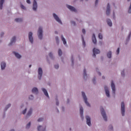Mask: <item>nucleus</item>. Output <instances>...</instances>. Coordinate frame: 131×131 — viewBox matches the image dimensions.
Masks as SVG:
<instances>
[{
    "mask_svg": "<svg viewBox=\"0 0 131 131\" xmlns=\"http://www.w3.org/2000/svg\"><path fill=\"white\" fill-rule=\"evenodd\" d=\"M100 111L103 119L105 120V121H107V116L106 115V113H105L104 108L101 107L100 108Z\"/></svg>",
    "mask_w": 131,
    "mask_h": 131,
    "instance_id": "nucleus-1",
    "label": "nucleus"
},
{
    "mask_svg": "<svg viewBox=\"0 0 131 131\" xmlns=\"http://www.w3.org/2000/svg\"><path fill=\"white\" fill-rule=\"evenodd\" d=\"M82 96L84 99V101L87 106H89V107H91V105H90V103L88 102V99L86 98V96H85V93L84 92H82Z\"/></svg>",
    "mask_w": 131,
    "mask_h": 131,
    "instance_id": "nucleus-2",
    "label": "nucleus"
},
{
    "mask_svg": "<svg viewBox=\"0 0 131 131\" xmlns=\"http://www.w3.org/2000/svg\"><path fill=\"white\" fill-rule=\"evenodd\" d=\"M38 36L39 39L42 38V28L40 27L38 30Z\"/></svg>",
    "mask_w": 131,
    "mask_h": 131,
    "instance_id": "nucleus-3",
    "label": "nucleus"
},
{
    "mask_svg": "<svg viewBox=\"0 0 131 131\" xmlns=\"http://www.w3.org/2000/svg\"><path fill=\"white\" fill-rule=\"evenodd\" d=\"M121 113L122 116H124V112H125V108L124 107V102H122L121 104Z\"/></svg>",
    "mask_w": 131,
    "mask_h": 131,
    "instance_id": "nucleus-4",
    "label": "nucleus"
},
{
    "mask_svg": "<svg viewBox=\"0 0 131 131\" xmlns=\"http://www.w3.org/2000/svg\"><path fill=\"white\" fill-rule=\"evenodd\" d=\"M111 86L113 91V94L114 96H115V84H114V82H113V81H112Z\"/></svg>",
    "mask_w": 131,
    "mask_h": 131,
    "instance_id": "nucleus-5",
    "label": "nucleus"
},
{
    "mask_svg": "<svg viewBox=\"0 0 131 131\" xmlns=\"http://www.w3.org/2000/svg\"><path fill=\"white\" fill-rule=\"evenodd\" d=\"M53 17H54V19L56 20V21L58 22V23H60V24H62V21H61V20L60 19L59 17H58V15H57L55 13H53Z\"/></svg>",
    "mask_w": 131,
    "mask_h": 131,
    "instance_id": "nucleus-6",
    "label": "nucleus"
},
{
    "mask_svg": "<svg viewBox=\"0 0 131 131\" xmlns=\"http://www.w3.org/2000/svg\"><path fill=\"white\" fill-rule=\"evenodd\" d=\"M32 35H33L32 32H30L29 33V39L31 43H33V37H32Z\"/></svg>",
    "mask_w": 131,
    "mask_h": 131,
    "instance_id": "nucleus-7",
    "label": "nucleus"
},
{
    "mask_svg": "<svg viewBox=\"0 0 131 131\" xmlns=\"http://www.w3.org/2000/svg\"><path fill=\"white\" fill-rule=\"evenodd\" d=\"M41 76H42V69L41 68L38 69V78L41 79Z\"/></svg>",
    "mask_w": 131,
    "mask_h": 131,
    "instance_id": "nucleus-8",
    "label": "nucleus"
},
{
    "mask_svg": "<svg viewBox=\"0 0 131 131\" xmlns=\"http://www.w3.org/2000/svg\"><path fill=\"white\" fill-rule=\"evenodd\" d=\"M67 7L69 10H70V11H72V12H75V13H76V12H77V10H76V9L74 7L71 6L67 5Z\"/></svg>",
    "mask_w": 131,
    "mask_h": 131,
    "instance_id": "nucleus-9",
    "label": "nucleus"
},
{
    "mask_svg": "<svg viewBox=\"0 0 131 131\" xmlns=\"http://www.w3.org/2000/svg\"><path fill=\"white\" fill-rule=\"evenodd\" d=\"M93 57H94V58L96 57V54H100V50H99L98 49H97L96 48H94L93 49Z\"/></svg>",
    "mask_w": 131,
    "mask_h": 131,
    "instance_id": "nucleus-10",
    "label": "nucleus"
},
{
    "mask_svg": "<svg viewBox=\"0 0 131 131\" xmlns=\"http://www.w3.org/2000/svg\"><path fill=\"white\" fill-rule=\"evenodd\" d=\"M37 9V3H36V0H34L33 4V11H36Z\"/></svg>",
    "mask_w": 131,
    "mask_h": 131,
    "instance_id": "nucleus-11",
    "label": "nucleus"
},
{
    "mask_svg": "<svg viewBox=\"0 0 131 131\" xmlns=\"http://www.w3.org/2000/svg\"><path fill=\"white\" fill-rule=\"evenodd\" d=\"M104 90L106 96L108 97H110V93L109 92V89L107 86H104Z\"/></svg>",
    "mask_w": 131,
    "mask_h": 131,
    "instance_id": "nucleus-12",
    "label": "nucleus"
},
{
    "mask_svg": "<svg viewBox=\"0 0 131 131\" xmlns=\"http://www.w3.org/2000/svg\"><path fill=\"white\" fill-rule=\"evenodd\" d=\"M86 123L88 124V125H89V126H91V117H90L88 116H86Z\"/></svg>",
    "mask_w": 131,
    "mask_h": 131,
    "instance_id": "nucleus-13",
    "label": "nucleus"
},
{
    "mask_svg": "<svg viewBox=\"0 0 131 131\" xmlns=\"http://www.w3.org/2000/svg\"><path fill=\"white\" fill-rule=\"evenodd\" d=\"M106 14L107 16H109V15H110V5L109 4H108L107 5Z\"/></svg>",
    "mask_w": 131,
    "mask_h": 131,
    "instance_id": "nucleus-14",
    "label": "nucleus"
},
{
    "mask_svg": "<svg viewBox=\"0 0 131 131\" xmlns=\"http://www.w3.org/2000/svg\"><path fill=\"white\" fill-rule=\"evenodd\" d=\"M92 41L94 45H96L97 43V39H96V36L95 35V34H93V35Z\"/></svg>",
    "mask_w": 131,
    "mask_h": 131,
    "instance_id": "nucleus-15",
    "label": "nucleus"
},
{
    "mask_svg": "<svg viewBox=\"0 0 131 131\" xmlns=\"http://www.w3.org/2000/svg\"><path fill=\"white\" fill-rule=\"evenodd\" d=\"M16 41V37H13L11 40L10 43L9 44V46H12V45H13V43H15Z\"/></svg>",
    "mask_w": 131,
    "mask_h": 131,
    "instance_id": "nucleus-16",
    "label": "nucleus"
},
{
    "mask_svg": "<svg viewBox=\"0 0 131 131\" xmlns=\"http://www.w3.org/2000/svg\"><path fill=\"white\" fill-rule=\"evenodd\" d=\"M80 114L81 118H83V108L82 106L80 107Z\"/></svg>",
    "mask_w": 131,
    "mask_h": 131,
    "instance_id": "nucleus-17",
    "label": "nucleus"
},
{
    "mask_svg": "<svg viewBox=\"0 0 131 131\" xmlns=\"http://www.w3.org/2000/svg\"><path fill=\"white\" fill-rule=\"evenodd\" d=\"M42 91L44 93V94L45 95V96L48 98H49V94H48V92L47 91V90H46L45 88H42Z\"/></svg>",
    "mask_w": 131,
    "mask_h": 131,
    "instance_id": "nucleus-18",
    "label": "nucleus"
},
{
    "mask_svg": "<svg viewBox=\"0 0 131 131\" xmlns=\"http://www.w3.org/2000/svg\"><path fill=\"white\" fill-rule=\"evenodd\" d=\"M32 92L33 94H38V90L36 88H34L32 89Z\"/></svg>",
    "mask_w": 131,
    "mask_h": 131,
    "instance_id": "nucleus-19",
    "label": "nucleus"
},
{
    "mask_svg": "<svg viewBox=\"0 0 131 131\" xmlns=\"http://www.w3.org/2000/svg\"><path fill=\"white\" fill-rule=\"evenodd\" d=\"M6 68V62H3L1 63V69L4 70Z\"/></svg>",
    "mask_w": 131,
    "mask_h": 131,
    "instance_id": "nucleus-20",
    "label": "nucleus"
},
{
    "mask_svg": "<svg viewBox=\"0 0 131 131\" xmlns=\"http://www.w3.org/2000/svg\"><path fill=\"white\" fill-rule=\"evenodd\" d=\"M13 53L14 55H15V57L17 58V59H20V58H21V56L18 53H17L15 52H13Z\"/></svg>",
    "mask_w": 131,
    "mask_h": 131,
    "instance_id": "nucleus-21",
    "label": "nucleus"
},
{
    "mask_svg": "<svg viewBox=\"0 0 131 131\" xmlns=\"http://www.w3.org/2000/svg\"><path fill=\"white\" fill-rule=\"evenodd\" d=\"M106 22L108 26H110V27L112 26V22L111 21V20L110 19H107Z\"/></svg>",
    "mask_w": 131,
    "mask_h": 131,
    "instance_id": "nucleus-22",
    "label": "nucleus"
},
{
    "mask_svg": "<svg viewBox=\"0 0 131 131\" xmlns=\"http://www.w3.org/2000/svg\"><path fill=\"white\" fill-rule=\"evenodd\" d=\"M4 2L5 0H0V10H2V9H3V5H4Z\"/></svg>",
    "mask_w": 131,
    "mask_h": 131,
    "instance_id": "nucleus-23",
    "label": "nucleus"
},
{
    "mask_svg": "<svg viewBox=\"0 0 131 131\" xmlns=\"http://www.w3.org/2000/svg\"><path fill=\"white\" fill-rule=\"evenodd\" d=\"M31 114H32V109L30 108L27 114V116H28V117L30 116V115H31Z\"/></svg>",
    "mask_w": 131,
    "mask_h": 131,
    "instance_id": "nucleus-24",
    "label": "nucleus"
},
{
    "mask_svg": "<svg viewBox=\"0 0 131 131\" xmlns=\"http://www.w3.org/2000/svg\"><path fill=\"white\" fill-rule=\"evenodd\" d=\"M23 19L22 18H16L15 19V22H22Z\"/></svg>",
    "mask_w": 131,
    "mask_h": 131,
    "instance_id": "nucleus-25",
    "label": "nucleus"
},
{
    "mask_svg": "<svg viewBox=\"0 0 131 131\" xmlns=\"http://www.w3.org/2000/svg\"><path fill=\"white\" fill-rule=\"evenodd\" d=\"M61 40L63 41V45H66V40H65L63 35H61Z\"/></svg>",
    "mask_w": 131,
    "mask_h": 131,
    "instance_id": "nucleus-26",
    "label": "nucleus"
},
{
    "mask_svg": "<svg viewBox=\"0 0 131 131\" xmlns=\"http://www.w3.org/2000/svg\"><path fill=\"white\" fill-rule=\"evenodd\" d=\"M86 77V70L84 69L83 70V78L85 79Z\"/></svg>",
    "mask_w": 131,
    "mask_h": 131,
    "instance_id": "nucleus-27",
    "label": "nucleus"
},
{
    "mask_svg": "<svg viewBox=\"0 0 131 131\" xmlns=\"http://www.w3.org/2000/svg\"><path fill=\"white\" fill-rule=\"evenodd\" d=\"M112 53L111 51H109L107 54V56L108 58H109L110 59V58H111V57H112Z\"/></svg>",
    "mask_w": 131,
    "mask_h": 131,
    "instance_id": "nucleus-28",
    "label": "nucleus"
},
{
    "mask_svg": "<svg viewBox=\"0 0 131 131\" xmlns=\"http://www.w3.org/2000/svg\"><path fill=\"white\" fill-rule=\"evenodd\" d=\"M41 127H42V126H38V128H37L38 130H39V131H40V130H42V131L46 130V128H44L43 129H40V128H41Z\"/></svg>",
    "mask_w": 131,
    "mask_h": 131,
    "instance_id": "nucleus-29",
    "label": "nucleus"
},
{
    "mask_svg": "<svg viewBox=\"0 0 131 131\" xmlns=\"http://www.w3.org/2000/svg\"><path fill=\"white\" fill-rule=\"evenodd\" d=\"M82 45H83V46L84 47H85V42L84 41V39H83V36H82Z\"/></svg>",
    "mask_w": 131,
    "mask_h": 131,
    "instance_id": "nucleus-30",
    "label": "nucleus"
},
{
    "mask_svg": "<svg viewBox=\"0 0 131 131\" xmlns=\"http://www.w3.org/2000/svg\"><path fill=\"white\" fill-rule=\"evenodd\" d=\"M98 37L100 39H103V35H102V34L99 33L98 34Z\"/></svg>",
    "mask_w": 131,
    "mask_h": 131,
    "instance_id": "nucleus-31",
    "label": "nucleus"
},
{
    "mask_svg": "<svg viewBox=\"0 0 131 131\" xmlns=\"http://www.w3.org/2000/svg\"><path fill=\"white\" fill-rule=\"evenodd\" d=\"M58 55L59 56H62V50L61 49L58 50Z\"/></svg>",
    "mask_w": 131,
    "mask_h": 131,
    "instance_id": "nucleus-32",
    "label": "nucleus"
},
{
    "mask_svg": "<svg viewBox=\"0 0 131 131\" xmlns=\"http://www.w3.org/2000/svg\"><path fill=\"white\" fill-rule=\"evenodd\" d=\"M55 40H56L57 45H59V38L58 37H55Z\"/></svg>",
    "mask_w": 131,
    "mask_h": 131,
    "instance_id": "nucleus-33",
    "label": "nucleus"
},
{
    "mask_svg": "<svg viewBox=\"0 0 131 131\" xmlns=\"http://www.w3.org/2000/svg\"><path fill=\"white\" fill-rule=\"evenodd\" d=\"M10 107H11V104H9L8 105H7V106L5 108V110H8V109H9Z\"/></svg>",
    "mask_w": 131,
    "mask_h": 131,
    "instance_id": "nucleus-34",
    "label": "nucleus"
},
{
    "mask_svg": "<svg viewBox=\"0 0 131 131\" xmlns=\"http://www.w3.org/2000/svg\"><path fill=\"white\" fill-rule=\"evenodd\" d=\"M30 125H31V123L30 122L28 123L27 126H26V128H29V127H30Z\"/></svg>",
    "mask_w": 131,
    "mask_h": 131,
    "instance_id": "nucleus-35",
    "label": "nucleus"
},
{
    "mask_svg": "<svg viewBox=\"0 0 131 131\" xmlns=\"http://www.w3.org/2000/svg\"><path fill=\"white\" fill-rule=\"evenodd\" d=\"M42 120H43V119H42V118H39L38 119V120H37V121L38 122H41V121H42Z\"/></svg>",
    "mask_w": 131,
    "mask_h": 131,
    "instance_id": "nucleus-36",
    "label": "nucleus"
},
{
    "mask_svg": "<svg viewBox=\"0 0 131 131\" xmlns=\"http://www.w3.org/2000/svg\"><path fill=\"white\" fill-rule=\"evenodd\" d=\"M26 111H27V109L25 108L23 111V114H25L26 113Z\"/></svg>",
    "mask_w": 131,
    "mask_h": 131,
    "instance_id": "nucleus-37",
    "label": "nucleus"
},
{
    "mask_svg": "<svg viewBox=\"0 0 131 131\" xmlns=\"http://www.w3.org/2000/svg\"><path fill=\"white\" fill-rule=\"evenodd\" d=\"M20 8L23 9V10H25V7L23 6V5H20Z\"/></svg>",
    "mask_w": 131,
    "mask_h": 131,
    "instance_id": "nucleus-38",
    "label": "nucleus"
},
{
    "mask_svg": "<svg viewBox=\"0 0 131 131\" xmlns=\"http://www.w3.org/2000/svg\"><path fill=\"white\" fill-rule=\"evenodd\" d=\"M54 67L55 69H58V68H59V64L55 65Z\"/></svg>",
    "mask_w": 131,
    "mask_h": 131,
    "instance_id": "nucleus-39",
    "label": "nucleus"
},
{
    "mask_svg": "<svg viewBox=\"0 0 131 131\" xmlns=\"http://www.w3.org/2000/svg\"><path fill=\"white\" fill-rule=\"evenodd\" d=\"M33 96H32V95H31V96H30V97H29V99H30V100H33Z\"/></svg>",
    "mask_w": 131,
    "mask_h": 131,
    "instance_id": "nucleus-40",
    "label": "nucleus"
},
{
    "mask_svg": "<svg viewBox=\"0 0 131 131\" xmlns=\"http://www.w3.org/2000/svg\"><path fill=\"white\" fill-rule=\"evenodd\" d=\"M82 32L83 34H85V30H84V29H83L82 30Z\"/></svg>",
    "mask_w": 131,
    "mask_h": 131,
    "instance_id": "nucleus-41",
    "label": "nucleus"
},
{
    "mask_svg": "<svg viewBox=\"0 0 131 131\" xmlns=\"http://www.w3.org/2000/svg\"><path fill=\"white\" fill-rule=\"evenodd\" d=\"M130 34L131 33H130L128 35L127 40H129V38H130Z\"/></svg>",
    "mask_w": 131,
    "mask_h": 131,
    "instance_id": "nucleus-42",
    "label": "nucleus"
},
{
    "mask_svg": "<svg viewBox=\"0 0 131 131\" xmlns=\"http://www.w3.org/2000/svg\"><path fill=\"white\" fill-rule=\"evenodd\" d=\"M119 54V48H118L117 50V55H118Z\"/></svg>",
    "mask_w": 131,
    "mask_h": 131,
    "instance_id": "nucleus-43",
    "label": "nucleus"
},
{
    "mask_svg": "<svg viewBox=\"0 0 131 131\" xmlns=\"http://www.w3.org/2000/svg\"><path fill=\"white\" fill-rule=\"evenodd\" d=\"M109 128L110 129H113V126H112V125H110L109 126Z\"/></svg>",
    "mask_w": 131,
    "mask_h": 131,
    "instance_id": "nucleus-44",
    "label": "nucleus"
},
{
    "mask_svg": "<svg viewBox=\"0 0 131 131\" xmlns=\"http://www.w3.org/2000/svg\"><path fill=\"white\" fill-rule=\"evenodd\" d=\"M121 75H122V76H124V71H122L121 72Z\"/></svg>",
    "mask_w": 131,
    "mask_h": 131,
    "instance_id": "nucleus-45",
    "label": "nucleus"
},
{
    "mask_svg": "<svg viewBox=\"0 0 131 131\" xmlns=\"http://www.w3.org/2000/svg\"><path fill=\"white\" fill-rule=\"evenodd\" d=\"M49 56H50L51 57H52L53 56V53H49Z\"/></svg>",
    "mask_w": 131,
    "mask_h": 131,
    "instance_id": "nucleus-46",
    "label": "nucleus"
},
{
    "mask_svg": "<svg viewBox=\"0 0 131 131\" xmlns=\"http://www.w3.org/2000/svg\"><path fill=\"white\" fill-rule=\"evenodd\" d=\"M27 4H30V0H27Z\"/></svg>",
    "mask_w": 131,
    "mask_h": 131,
    "instance_id": "nucleus-47",
    "label": "nucleus"
},
{
    "mask_svg": "<svg viewBox=\"0 0 131 131\" xmlns=\"http://www.w3.org/2000/svg\"><path fill=\"white\" fill-rule=\"evenodd\" d=\"M99 1V0H96L95 1V5H97L98 4V2Z\"/></svg>",
    "mask_w": 131,
    "mask_h": 131,
    "instance_id": "nucleus-48",
    "label": "nucleus"
},
{
    "mask_svg": "<svg viewBox=\"0 0 131 131\" xmlns=\"http://www.w3.org/2000/svg\"><path fill=\"white\" fill-rule=\"evenodd\" d=\"M71 24H72L73 25H75V21H72V22H71Z\"/></svg>",
    "mask_w": 131,
    "mask_h": 131,
    "instance_id": "nucleus-49",
    "label": "nucleus"
},
{
    "mask_svg": "<svg viewBox=\"0 0 131 131\" xmlns=\"http://www.w3.org/2000/svg\"><path fill=\"white\" fill-rule=\"evenodd\" d=\"M95 81H96V79L95 78H94L93 79V82H94V83H95Z\"/></svg>",
    "mask_w": 131,
    "mask_h": 131,
    "instance_id": "nucleus-50",
    "label": "nucleus"
},
{
    "mask_svg": "<svg viewBox=\"0 0 131 131\" xmlns=\"http://www.w3.org/2000/svg\"><path fill=\"white\" fill-rule=\"evenodd\" d=\"M56 105L58 106L59 105V101H56Z\"/></svg>",
    "mask_w": 131,
    "mask_h": 131,
    "instance_id": "nucleus-51",
    "label": "nucleus"
},
{
    "mask_svg": "<svg viewBox=\"0 0 131 131\" xmlns=\"http://www.w3.org/2000/svg\"><path fill=\"white\" fill-rule=\"evenodd\" d=\"M4 33H3V32L1 33V37L3 36V35H4Z\"/></svg>",
    "mask_w": 131,
    "mask_h": 131,
    "instance_id": "nucleus-52",
    "label": "nucleus"
},
{
    "mask_svg": "<svg viewBox=\"0 0 131 131\" xmlns=\"http://www.w3.org/2000/svg\"><path fill=\"white\" fill-rule=\"evenodd\" d=\"M55 34H58V32L55 31Z\"/></svg>",
    "mask_w": 131,
    "mask_h": 131,
    "instance_id": "nucleus-53",
    "label": "nucleus"
},
{
    "mask_svg": "<svg viewBox=\"0 0 131 131\" xmlns=\"http://www.w3.org/2000/svg\"><path fill=\"white\" fill-rule=\"evenodd\" d=\"M67 103H69V99H67Z\"/></svg>",
    "mask_w": 131,
    "mask_h": 131,
    "instance_id": "nucleus-54",
    "label": "nucleus"
},
{
    "mask_svg": "<svg viewBox=\"0 0 131 131\" xmlns=\"http://www.w3.org/2000/svg\"><path fill=\"white\" fill-rule=\"evenodd\" d=\"M72 63L73 64V58H72Z\"/></svg>",
    "mask_w": 131,
    "mask_h": 131,
    "instance_id": "nucleus-55",
    "label": "nucleus"
},
{
    "mask_svg": "<svg viewBox=\"0 0 131 131\" xmlns=\"http://www.w3.org/2000/svg\"><path fill=\"white\" fill-rule=\"evenodd\" d=\"M98 74H99V75H101V73L98 72Z\"/></svg>",
    "mask_w": 131,
    "mask_h": 131,
    "instance_id": "nucleus-56",
    "label": "nucleus"
},
{
    "mask_svg": "<svg viewBox=\"0 0 131 131\" xmlns=\"http://www.w3.org/2000/svg\"><path fill=\"white\" fill-rule=\"evenodd\" d=\"M102 78H103V79H105V77L103 76Z\"/></svg>",
    "mask_w": 131,
    "mask_h": 131,
    "instance_id": "nucleus-57",
    "label": "nucleus"
},
{
    "mask_svg": "<svg viewBox=\"0 0 131 131\" xmlns=\"http://www.w3.org/2000/svg\"><path fill=\"white\" fill-rule=\"evenodd\" d=\"M30 67H31V64H30V66H29V68H30Z\"/></svg>",
    "mask_w": 131,
    "mask_h": 131,
    "instance_id": "nucleus-58",
    "label": "nucleus"
},
{
    "mask_svg": "<svg viewBox=\"0 0 131 131\" xmlns=\"http://www.w3.org/2000/svg\"><path fill=\"white\" fill-rule=\"evenodd\" d=\"M130 0H127V2H129Z\"/></svg>",
    "mask_w": 131,
    "mask_h": 131,
    "instance_id": "nucleus-59",
    "label": "nucleus"
},
{
    "mask_svg": "<svg viewBox=\"0 0 131 131\" xmlns=\"http://www.w3.org/2000/svg\"><path fill=\"white\" fill-rule=\"evenodd\" d=\"M97 70H98V69H96V71H97Z\"/></svg>",
    "mask_w": 131,
    "mask_h": 131,
    "instance_id": "nucleus-60",
    "label": "nucleus"
},
{
    "mask_svg": "<svg viewBox=\"0 0 131 131\" xmlns=\"http://www.w3.org/2000/svg\"><path fill=\"white\" fill-rule=\"evenodd\" d=\"M86 1H88V0H86Z\"/></svg>",
    "mask_w": 131,
    "mask_h": 131,
    "instance_id": "nucleus-61",
    "label": "nucleus"
}]
</instances>
